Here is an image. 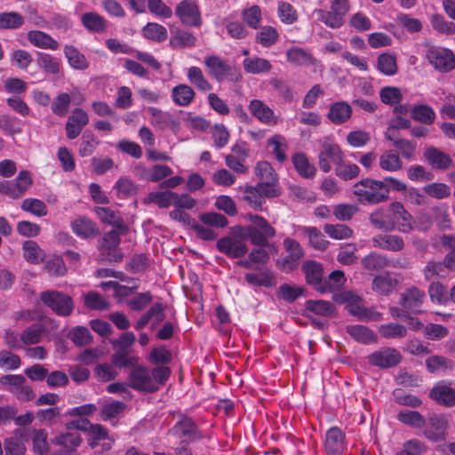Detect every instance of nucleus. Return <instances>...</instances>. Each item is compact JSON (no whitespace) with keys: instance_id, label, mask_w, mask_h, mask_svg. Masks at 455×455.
<instances>
[{"instance_id":"f257e3e1","label":"nucleus","mask_w":455,"mask_h":455,"mask_svg":"<svg viewBox=\"0 0 455 455\" xmlns=\"http://www.w3.org/2000/svg\"><path fill=\"white\" fill-rule=\"evenodd\" d=\"M370 221L376 228L386 232L410 233L414 230L413 217L400 202L390 204L387 212L382 209L372 212Z\"/></svg>"},{"instance_id":"f03ea898","label":"nucleus","mask_w":455,"mask_h":455,"mask_svg":"<svg viewBox=\"0 0 455 455\" xmlns=\"http://www.w3.org/2000/svg\"><path fill=\"white\" fill-rule=\"evenodd\" d=\"M353 194L362 204H377L389 198V188L384 181L364 179L355 184Z\"/></svg>"},{"instance_id":"7ed1b4c3","label":"nucleus","mask_w":455,"mask_h":455,"mask_svg":"<svg viewBox=\"0 0 455 455\" xmlns=\"http://www.w3.org/2000/svg\"><path fill=\"white\" fill-rule=\"evenodd\" d=\"M248 240L243 227L235 226L230 228L228 235L217 242V249L228 257L239 258L248 251L246 241Z\"/></svg>"},{"instance_id":"20e7f679","label":"nucleus","mask_w":455,"mask_h":455,"mask_svg":"<svg viewBox=\"0 0 455 455\" xmlns=\"http://www.w3.org/2000/svg\"><path fill=\"white\" fill-rule=\"evenodd\" d=\"M349 11V0H331L330 10L315 9L312 14L326 27L336 29L344 25L345 18Z\"/></svg>"},{"instance_id":"39448f33","label":"nucleus","mask_w":455,"mask_h":455,"mask_svg":"<svg viewBox=\"0 0 455 455\" xmlns=\"http://www.w3.org/2000/svg\"><path fill=\"white\" fill-rule=\"evenodd\" d=\"M245 219L252 224L243 227L247 238L252 244L264 247L267 244V240L275 235V229L263 217L249 213L246 214Z\"/></svg>"},{"instance_id":"423d86ee","label":"nucleus","mask_w":455,"mask_h":455,"mask_svg":"<svg viewBox=\"0 0 455 455\" xmlns=\"http://www.w3.org/2000/svg\"><path fill=\"white\" fill-rule=\"evenodd\" d=\"M425 58L427 63L440 73H448L455 68V56L448 48L427 44Z\"/></svg>"},{"instance_id":"0eeeda50","label":"nucleus","mask_w":455,"mask_h":455,"mask_svg":"<svg viewBox=\"0 0 455 455\" xmlns=\"http://www.w3.org/2000/svg\"><path fill=\"white\" fill-rule=\"evenodd\" d=\"M43 303L60 316H68L74 310L70 296L57 291H45L40 295Z\"/></svg>"},{"instance_id":"6e6552de","label":"nucleus","mask_w":455,"mask_h":455,"mask_svg":"<svg viewBox=\"0 0 455 455\" xmlns=\"http://www.w3.org/2000/svg\"><path fill=\"white\" fill-rule=\"evenodd\" d=\"M280 194L277 188L266 185L247 186L244 188V200L255 211H261L266 197H275Z\"/></svg>"},{"instance_id":"1a4fd4ad","label":"nucleus","mask_w":455,"mask_h":455,"mask_svg":"<svg viewBox=\"0 0 455 455\" xmlns=\"http://www.w3.org/2000/svg\"><path fill=\"white\" fill-rule=\"evenodd\" d=\"M175 14L185 26L200 27L202 24L201 12L194 0L180 1L176 6Z\"/></svg>"},{"instance_id":"9d476101","label":"nucleus","mask_w":455,"mask_h":455,"mask_svg":"<svg viewBox=\"0 0 455 455\" xmlns=\"http://www.w3.org/2000/svg\"><path fill=\"white\" fill-rule=\"evenodd\" d=\"M129 387L145 392H155L157 387L152 379L151 371L144 366H138L132 369L129 373Z\"/></svg>"},{"instance_id":"9b49d317","label":"nucleus","mask_w":455,"mask_h":455,"mask_svg":"<svg viewBox=\"0 0 455 455\" xmlns=\"http://www.w3.org/2000/svg\"><path fill=\"white\" fill-rule=\"evenodd\" d=\"M332 299L339 304H346V309L357 319L363 315L364 306L363 298L353 291L336 292Z\"/></svg>"},{"instance_id":"f8f14e48","label":"nucleus","mask_w":455,"mask_h":455,"mask_svg":"<svg viewBox=\"0 0 455 455\" xmlns=\"http://www.w3.org/2000/svg\"><path fill=\"white\" fill-rule=\"evenodd\" d=\"M343 161V153L339 146L331 141H324L319 153V167L324 172L331 171V163L339 164Z\"/></svg>"},{"instance_id":"ddd939ff","label":"nucleus","mask_w":455,"mask_h":455,"mask_svg":"<svg viewBox=\"0 0 455 455\" xmlns=\"http://www.w3.org/2000/svg\"><path fill=\"white\" fill-rule=\"evenodd\" d=\"M401 354L395 348L386 347L368 356L371 364L379 368L394 367L401 362Z\"/></svg>"},{"instance_id":"4468645a","label":"nucleus","mask_w":455,"mask_h":455,"mask_svg":"<svg viewBox=\"0 0 455 455\" xmlns=\"http://www.w3.org/2000/svg\"><path fill=\"white\" fill-rule=\"evenodd\" d=\"M89 116L82 108H75L66 124V133L69 140L78 137L83 129L88 124Z\"/></svg>"},{"instance_id":"2eb2a0df","label":"nucleus","mask_w":455,"mask_h":455,"mask_svg":"<svg viewBox=\"0 0 455 455\" xmlns=\"http://www.w3.org/2000/svg\"><path fill=\"white\" fill-rule=\"evenodd\" d=\"M249 110L251 115L259 122L267 125H275L279 118L274 110L260 100H252L249 104Z\"/></svg>"},{"instance_id":"dca6fc26","label":"nucleus","mask_w":455,"mask_h":455,"mask_svg":"<svg viewBox=\"0 0 455 455\" xmlns=\"http://www.w3.org/2000/svg\"><path fill=\"white\" fill-rule=\"evenodd\" d=\"M204 63L209 75L219 82L226 79L231 71V67L227 61L216 55L206 56Z\"/></svg>"},{"instance_id":"f3484780","label":"nucleus","mask_w":455,"mask_h":455,"mask_svg":"<svg viewBox=\"0 0 455 455\" xmlns=\"http://www.w3.org/2000/svg\"><path fill=\"white\" fill-rule=\"evenodd\" d=\"M324 449L328 455H337L344 451L345 435L339 427H331L326 432Z\"/></svg>"},{"instance_id":"a211bd4d","label":"nucleus","mask_w":455,"mask_h":455,"mask_svg":"<svg viewBox=\"0 0 455 455\" xmlns=\"http://www.w3.org/2000/svg\"><path fill=\"white\" fill-rule=\"evenodd\" d=\"M70 228L73 233L82 239L92 238L99 234V228L96 223L84 216L76 218L70 223Z\"/></svg>"},{"instance_id":"6ab92c4d","label":"nucleus","mask_w":455,"mask_h":455,"mask_svg":"<svg viewBox=\"0 0 455 455\" xmlns=\"http://www.w3.org/2000/svg\"><path fill=\"white\" fill-rule=\"evenodd\" d=\"M399 282L390 272H384L373 277L371 289L378 294L388 296L397 287Z\"/></svg>"},{"instance_id":"aec40b11","label":"nucleus","mask_w":455,"mask_h":455,"mask_svg":"<svg viewBox=\"0 0 455 455\" xmlns=\"http://www.w3.org/2000/svg\"><path fill=\"white\" fill-rule=\"evenodd\" d=\"M429 396L439 404L449 407L455 405V389L445 382H438L431 389Z\"/></svg>"},{"instance_id":"412c9836","label":"nucleus","mask_w":455,"mask_h":455,"mask_svg":"<svg viewBox=\"0 0 455 455\" xmlns=\"http://www.w3.org/2000/svg\"><path fill=\"white\" fill-rule=\"evenodd\" d=\"M305 274L306 281L319 291V287L323 284V268L321 263L315 260H306L301 267Z\"/></svg>"},{"instance_id":"4be33fe9","label":"nucleus","mask_w":455,"mask_h":455,"mask_svg":"<svg viewBox=\"0 0 455 455\" xmlns=\"http://www.w3.org/2000/svg\"><path fill=\"white\" fill-rule=\"evenodd\" d=\"M372 245L385 251H400L404 248V241L397 235L381 234L373 236Z\"/></svg>"},{"instance_id":"5701e85b","label":"nucleus","mask_w":455,"mask_h":455,"mask_svg":"<svg viewBox=\"0 0 455 455\" xmlns=\"http://www.w3.org/2000/svg\"><path fill=\"white\" fill-rule=\"evenodd\" d=\"M33 180L29 172L21 171L13 182H7V195L11 197L17 198L24 195V193L32 185Z\"/></svg>"},{"instance_id":"b1692460","label":"nucleus","mask_w":455,"mask_h":455,"mask_svg":"<svg viewBox=\"0 0 455 455\" xmlns=\"http://www.w3.org/2000/svg\"><path fill=\"white\" fill-rule=\"evenodd\" d=\"M428 428L426 436L432 441H440L445 438L448 420L443 415H433L428 419Z\"/></svg>"},{"instance_id":"393cba45","label":"nucleus","mask_w":455,"mask_h":455,"mask_svg":"<svg viewBox=\"0 0 455 455\" xmlns=\"http://www.w3.org/2000/svg\"><path fill=\"white\" fill-rule=\"evenodd\" d=\"M352 116V108L346 101H337L331 104L327 113L328 119L334 124L339 125L347 122Z\"/></svg>"},{"instance_id":"a878e982","label":"nucleus","mask_w":455,"mask_h":455,"mask_svg":"<svg viewBox=\"0 0 455 455\" xmlns=\"http://www.w3.org/2000/svg\"><path fill=\"white\" fill-rule=\"evenodd\" d=\"M27 38L32 45L44 50L56 51L60 46L57 40L41 30H29Z\"/></svg>"},{"instance_id":"bb28decb","label":"nucleus","mask_w":455,"mask_h":455,"mask_svg":"<svg viewBox=\"0 0 455 455\" xmlns=\"http://www.w3.org/2000/svg\"><path fill=\"white\" fill-rule=\"evenodd\" d=\"M425 293L416 287H411L406 290L401 295V305L402 307L412 312H419L418 309L424 302Z\"/></svg>"},{"instance_id":"cd10ccee","label":"nucleus","mask_w":455,"mask_h":455,"mask_svg":"<svg viewBox=\"0 0 455 455\" xmlns=\"http://www.w3.org/2000/svg\"><path fill=\"white\" fill-rule=\"evenodd\" d=\"M255 174L261 180L259 185H266L268 188H276L278 176L268 162L260 161L257 163L255 166Z\"/></svg>"},{"instance_id":"c85d7f7f","label":"nucleus","mask_w":455,"mask_h":455,"mask_svg":"<svg viewBox=\"0 0 455 455\" xmlns=\"http://www.w3.org/2000/svg\"><path fill=\"white\" fill-rule=\"evenodd\" d=\"M171 97L177 106L188 107L193 102L196 92L191 86L180 84L172 89Z\"/></svg>"},{"instance_id":"c756f323","label":"nucleus","mask_w":455,"mask_h":455,"mask_svg":"<svg viewBox=\"0 0 455 455\" xmlns=\"http://www.w3.org/2000/svg\"><path fill=\"white\" fill-rule=\"evenodd\" d=\"M25 431L17 429L13 435L4 441L5 455H25L26 446L23 442Z\"/></svg>"},{"instance_id":"7c9ffc66","label":"nucleus","mask_w":455,"mask_h":455,"mask_svg":"<svg viewBox=\"0 0 455 455\" xmlns=\"http://www.w3.org/2000/svg\"><path fill=\"white\" fill-rule=\"evenodd\" d=\"M306 310L314 315L323 317H332L336 315V307L331 302L323 299H310L305 304Z\"/></svg>"},{"instance_id":"2f4dec72","label":"nucleus","mask_w":455,"mask_h":455,"mask_svg":"<svg viewBox=\"0 0 455 455\" xmlns=\"http://www.w3.org/2000/svg\"><path fill=\"white\" fill-rule=\"evenodd\" d=\"M346 331L355 341L363 344L376 343L378 339L377 334L363 325H347Z\"/></svg>"},{"instance_id":"473e14b6","label":"nucleus","mask_w":455,"mask_h":455,"mask_svg":"<svg viewBox=\"0 0 455 455\" xmlns=\"http://www.w3.org/2000/svg\"><path fill=\"white\" fill-rule=\"evenodd\" d=\"M363 267L367 270H379L387 267H403L400 261L390 264L389 260L383 255L376 252H371L362 259Z\"/></svg>"},{"instance_id":"72a5a7b5","label":"nucleus","mask_w":455,"mask_h":455,"mask_svg":"<svg viewBox=\"0 0 455 455\" xmlns=\"http://www.w3.org/2000/svg\"><path fill=\"white\" fill-rule=\"evenodd\" d=\"M426 367L430 373L451 372L454 370V363L443 355H431L426 360Z\"/></svg>"},{"instance_id":"f704fd0d","label":"nucleus","mask_w":455,"mask_h":455,"mask_svg":"<svg viewBox=\"0 0 455 455\" xmlns=\"http://www.w3.org/2000/svg\"><path fill=\"white\" fill-rule=\"evenodd\" d=\"M187 77L188 82L198 91L206 92L212 89V84L205 77L203 70L196 66L190 67L187 69Z\"/></svg>"},{"instance_id":"c9c22d12","label":"nucleus","mask_w":455,"mask_h":455,"mask_svg":"<svg viewBox=\"0 0 455 455\" xmlns=\"http://www.w3.org/2000/svg\"><path fill=\"white\" fill-rule=\"evenodd\" d=\"M379 165L382 171L395 172L403 169V161L393 150L383 152L379 158Z\"/></svg>"},{"instance_id":"e433bc0d","label":"nucleus","mask_w":455,"mask_h":455,"mask_svg":"<svg viewBox=\"0 0 455 455\" xmlns=\"http://www.w3.org/2000/svg\"><path fill=\"white\" fill-rule=\"evenodd\" d=\"M83 26L90 32L101 33L107 28V20L97 12H89L81 16Z\"/></svg>"},{"instance_id":"4c0bfd02","label":"nucleus","mask_w":455,"mask_h":455,"mask_svg":"<svg viewBox=\"0 0 455 455\" xmlns=\"http://www.w3.org/2000/svg\"><path fill=\"white\" fill-rule=\"evenodd\" d=\"M429 164L436 169H447L451 164V157L435 148H427L424 153Z\"/></svg>"},{"instance_id":"58836bf2","label":"nucleus","mask_w":455,"mask_h":455,"mask_svg":"<svg viewBox=\"0 0 455 455\" xmlns=\"http://www.w3.org/2000/svg\"><path fill=\"white\" fill-rule=\"evenodd\" d=\"M286 58L290 63L304 66L315 64L316 60L312 54L300 47H291L286 51Z\"/></svg>"},{"instance_id":"ea45409f","label":"nucleus","mask_w":455,"mask_h":455,"mask_svg":"<svg viewBox=\"0 0 455 455\" xmlns=\"http://www.w3.org/2000/svg\"><path fill=\"white\" fill-rule=\"evenodd\" d=\"M196 425L190 419H184L179 421L173 427V435L180 439L181 443H188L196 435Z\"/></svg>"},{"instance_id":"a19ab883","label":"nucleus","mask_w":455,"mask_h":455,"mask_svg":"<svg viewBox=\"0 0 455 455\" xmlns=\"http://www.w3.org/2000/svg\"><path fill=\"white\" fill-rule=\"evenodd\" d=\"M292 164L300 176L311 179L315 175L316 169L310 164L305 154L298 152L292 156Z\"/></svg>"},{"instance_id":"79ce46f5","label":"nucleus","mask_w":455,"mask_h":455,"mask_svg":"<svg viewBox=\"0 0 455 455\" xmlns=\"http://www.w3.org/2000/svg\"><path fill=\"white\" fill-rule=\"evenodd\" d=\"M243 67L246 73L253 75L267 73L272 68V65L267 60L259 57L245 58L243 60Z\"/></svg>"},{"instance_id":"37998d69","label":"nucleus","mask_w":455,"mask_h":455,"mask_svg":"<svg viewBox=\"0 0 455 455\" xmlns=\"http://www.w3.org/2000/svg\"><path fill=\"white\" fill-rule=\"evenodd\" d=\"M176 193L170 190L154 191L147 196L144 202L146 204H155L159 208H168L173 205Z\"/></svg>"},{"instance_id":"c03bdc74","label":"nucleus","mask_w":455,"mask_h":455,"mask_svg":"<svg viewBox=\"0 0 455 455\" xmlns=\"http://www.w3.org/2000/svg\"><path fill=\"white\" fill-rule=\"evenodd\" d=\"M52 443L54 445L60 446L67 451H75L81 444L82 438L77 432L61 433L55 436Z\"/></svg>"},{"instance_id":"a18cd8bd","label":"nucleus","mask_w":455,"mask_h":455,"mask_svg":"<svg viewBox=\"0 0 455 455\" xmlns=\"http://www.w3.org/2000/svg\"><path fill=\"white\" fill-rule=\"evenodd\" d=\"M346 281L347 279L343 271L334 270L328 275L327 279L323 280L322 286L319 287V291L325 293L339 290L345 285Z\"/></svg>"},{"instance_id":"49530a36","label":"nucleus","mask_w":455,"mask_h":455,"mask_svg":"<svg viewBox=\"0 0 455 455\" xmlns=\"http://www.w3.org/2000/svg\"><path fill=\"white\" fill-rule=\"evenodd\" d=\"M302 233L307 236L309 244L318 251H324L329 245V242L324 238L322 232L315 227H303L300 228Z\"/></svg>"},{"instance_id":"de8ad7c7","label":"nucleus","mask_w":455,"mask_h":455,"mask_svg":"<svg viewBox=\"0 0 455 455\" xmlns=\"http://www.w3.org/2000/svg\"><path fill=\"white\" fill-rule=\"evenodd\" d=\"M277 16L280 21L285 25L294 24L299 20V13L295 7L285 1L277 3Z\"/></svg>"},{"instance_id":"09e8293b","label":"nucleus","mask_w":455,"mask_h":455,"mask_svg":"<svg viewBox=\"0 0 455 455\" xmlns=\"http://www.w3.org/2000/svg\"><path fill=\"white\" fill-rule=\"evenodd\" d=\"M377 68L386 76H393L397 72L396 58L394 54L385 52L377 59Z\"/></svg>"},{"instance_id":"8fccbe9b","label":"nucleus","mask_w":455,"mask_h":455,"mask_svg":"<svg viewBox=\"0 0 455 455\" xmlns=\"http://www.w3.org/2000/svg\"><path fill=\"white\" fill-rule=\"evenodd\" d=\"M38 66L47 74L57 75L60 70V62L58 58L44 52L37 54Z\"/></svg>"},{"instance_id":"3c124183","label":"nucleus","mask_w":455,"mask_h":455,"mask_svg":"<svg viewBox=\"0 0 455 455\" xmlns=\"http://www.w3.org/2000/svg\"><path fill=\"white\" fill-rule=\"evenodd\" d=\"M22 248L24 258L30 263L38 264L42 262L45 257L44 251L34 241H26Z\"/></svg>"},{"instance_id":"603ef678","label":"nucleus","mask_w":455,"mask_h":455,"mask_svg":"<svg viewBox=\"0 0 455 455\" xmlns=\"http://www.w3.org/2000/svg\"><path fill=\"white\" fill-rule=\"evenodd\" d=\"M94 212L98 218L103 222L118 228H124V221L118 212L107 207H96Z\"/></svg>"},{"instance_id":"864d4df0","label":"nucleus","mask_w":455,"mask_h":455,"mask_svg":"<svg viewBox=\"0 0 455 455\" xmlns=\"http://www.w3.org/2000/svg\"><path fill=\"white\" fill-rule=\"evenodd\" d=\"M267 146L272 148L275 158L279 163H283L287 159L286 150L287 143L284 137L275 134L267 140Z\"/></svg>"},{"instance_id":"5fc2aeb1","label":"nucleus","mask_w":455,"mask_h":455,"mask_svg":"<svg viewBox=\"0 0 455 455\" xmlns=\"http://www.w3.org/2000/svg\"><path fill=\"white\" fill-rule=\"evenodd\" d=\"M196 44V37L185 30H178L170 39V44L174 48H191Z\"/></svg>"},{"instance_id":"6e6d98bb","label":"nucleus","mask_w":455,"mask_h":455,"mask_svg":"<svg viewBox=\"0 0 455 455\" xmlns=\"http://www.w3.org/2000/svg\"><path fill=\"white\" fill-rule=\"evenodd\" d=\"M44 328L40 323H34L26 328L20 334V341L24 345H34L40 342Z\"/></svg>"},{"instance_id":"4d7b16f0","label":"nucleus","mask_w":455,"mask_h":455,"mask_svg":"<svg viewBox=\"0 0 455 455\" xmlns=\"http://www.w3.org/2000/svg\"><path fill=\"white\" fill-rule=\"evenodd\" d=\"M440 243L444 248L450 250L443 259L446 268L455 271V235H443L440 236Z\"/></svg>"},{"instance_id":"13d9d810","label":"nucleus","mask_w":455,"mask_h":455,"mask_svg":"<svg viewBox=\"0 0 455 455\" xmlns=\"http://www.w3.org/2000/svg\"><path fill=\"white\" fill-rule=\"evenodd\" d=\"M142 31L146 38L154 42H164L168 37L167 29L158 23H148Z\"/></svg>"},{"instance_id":"bf43d9fd","label":"nucleus","mask_w":455,"mask_h":455,"mask_svg":"<svg viewBox=\"0 0 455 455\" xmlns=\"http://www.w3.org/2000/svg\"><path fill=\"white\" fill-rule=\"evenodd\" d=\"M65 56L69 65L76 69H85L88 68V61L84 54L78 52L74 46L67 45L64 48Z\"/></svg>"},{"instance_id":"052dcab7","label":"nucleus","mask_w":455,"mask_h":455,"mask_svg":"<svg viewBox=\"0 0 455 455\" xmlns=\"http://www.w3.org/2000/svg\"><path fill=\"white\" fill-rule=\"evenodd\" d=\"M304 288L296 284L283 283L277 289L278 298L284 299L288 302H293L298 298L303 295Z\"/></svg>"},{"instance_id":"680f3d73","label":"nucleus","mask_w":455,"mask_h":455,"mask_svg":"<svg viewBox=\"0 0 455 455\" xmlns=\"http://www.w3.org/2000/svg\"><path fill=\"white\" fill-rule=\"evenodd\" d=\"M244 279L250 285L270 287L275 283L274 275L270 271H262L258 274L247 273Z\"/></svg>"},{"instance_id":"e2e57ef3","label":"nucleus","mask_w":455,"mask_h":455,"mask_svg":"<svg viewBox=\"0 0 455 455\" xmlns=\"http://www.w3.org/2000/svg\"><path fill=\"white\" fill-rule=\"evenodd\" d=\"M113 189L119 198L131 197L137 193V186L128 178H120L114 185Z\"/></svg>"},{"instance_id":"0e129e2a","label":"nucleus","mask_w":455,"mask_h":455,"mask_svg":"<svg viewBox=\"0 0 455 455\" xmlns=\"http://www.w3.org/2000/svg\"><path fill=\"white\" fill-rule=\"evenodd\" d=\"M379 331L385 339H403L407 335L406 327L395 323L380 325Z\"/></svg>"},{"instance_id":"69168bd1","label":"nucleus","mask_w":455,"mask_h":455,"mask_svg":"<svg viewBox=\"0 0 455 455\" xmlns=\"http://www.w3.org/2000/svg\"><path fill=\"white\" fill-rule=\"evenodd\" d=\"M24 24V18L16 12L0 13V29H16Z\"/></svg>"},{"instance_id":"338daca9","label":"nucleus","mask_w":455,"mask_h":455,"mask_svg":"<svg viewBox=\"0 0 455 455\" xmlns=\"http://www.w3.org/2000/svg\"><path fill=\"white\" fill-rule=\"evenodd\" d=\"M397 419L402 423L417 428L423 427L426 423L424 417L415 411H401L397 415Z\"/></svg>"},{"instance_id":"774afa93","label":"nucleus","mask_w":455,"mask_h":455,"mask_svg":"<svg viewBox=\"0 0 455 455\" xmlns=\"http://www.w3.org/2000/svg\"><path fill=\"white\" fill-rule=\"evenodd\" d=\"M279 38V33L272 26H264L257 34L256 41L264 47L274 45Z\"/></svg>"}]
</instances>
